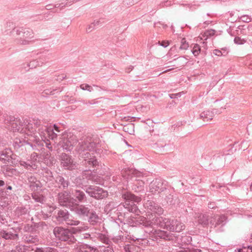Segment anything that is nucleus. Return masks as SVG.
Masks as SVG:
<instances>
[{
    "label": "nucleus",
    "instance_id": "nucleus-26",
    "mask_svg": "<svg viewBox=\"0 0 252 252\" xmlns=\"http://www.w3.org/2000/svg\"><path fill=\"white\" fill-rule=\"evenodd\" d=\"M88 214V216L86 218L85 220H87L88 222L91 225H97L100 220V218L94 209H91Z\"/></svg>",
    "mask_w": 252,
    "mask_h": 252
},
{
    "label": "nucleus",
    "instance_id": "nucleus-47",
    "mask_svg": "<svg viewBox=\"0 0 252 252\" xmlns=\"http://www.w3.org/2000/svg\"><path fill=\"white\" fill-rule=\"evenodd\" d=\"M28 250L27 247L25 246L19 245L17 246L15 248V252H26Z\"/></svg>",
    "mask_w": 252,
    "mask_h": 252
},
{
    "label": "nucleus",
    "instance_id": "nucleus-17",
    "mask_svg": "<svg viewBox=\"0 0 252 252\" xmlns=\"http://www.w3.org/2000/svg\"><path fill=\"white\" fill-rule=\"evenodd\" d=\"M70 210L73 211L79 218L85 220L91 209L86 205L80 204L73 205Z\"/></svg>",
    "mask_w": 252,
    "mask_h": 252
},
{
    "label": "nucleus",
    "instance_id": "nucleus-49",
    "mask_svg": "<svg viewBox=\"0 0 252 252\" xmlns=\"http://www.w3.org/2000/svg\"><path fill=\"white\" fill-rule=\"evenodd\" d=\"M80 87L82 90H87L90 92L93 91L92 87L87 84H81Z\"/></svg>",
    "mask_w": 252,
    "mask_h": 252
},
{
    "label": "nucleus",
    "instance_id": "nucleus-55",
    "mask_svg": "<svg viewBox=\"0 0 252 252\" xmlns=\"http://www.w3.org/2000/svg\"><path fill=\"white\" fill-rule=\"evenodd\" d=\"M33 228L32 225H30L29 224H26L24 227V231L25 232H27L28 233H30L32 230Z\"/></svg>",
    "mask_w": 252,
    "mask_h": 252
},
{
    "label": "nucleus",
    "instance_id": "nucleus-36",
    "mask_svg": "<svg viewBox=\"0 0 252 252\" xmlns=\"http://www.w3.org/2000/svg\"><path fill=\"white\" fill-rule=\"evenodd\" d=\"M17 163H19L21 166H23L25 169L31 171L35 170L37 168L36 164H32L31 162H29L28 160L25 161L18 159Z\"/></svg>",
    "mask_w": 252,
    "mask_h": 252
},
{
    "label": "nucleus",
    "instance_id": "nucleus-16",
    "mask_svg": "<svg viewBox=\"0 0 252 252\" xmlns=\"http://www.w3.org/2000/svg\"><path fill=\"white\" fill-rule=\"evenodd\" d=\"M26 184L32 191L35 192L41 189L43 187L42 183L34 175H28Z\"/></svg>",
    "mask_w": 252,
    "mask_h": 252
},
{
    "label": "nucleus",
    "instance_id": "nucleus-8",
    "mask_svg": "<svg viewBox=\"0 0 252 252\" xmlns=\"http://www.w3.org/2000/svg\"><path fill=\"white\" fill-rule=\"evenodd\" d=\"M18 161V157L9 148L4 147L0 150V162L4 164L15 165Z\"/></svg>",
    "mask_w": 252,
    "mask_h": 252
},
{
    "label": "nucleus",
    "instance_id": "nucleus-11",
    "mask_svg": "<svg viewBox=\"0 0 252 252\" xmlns=\"http://www.w3.org/2000/svg\"><path fill=\"white\" fill-rule=\"evenodd\" d=\"M71 198L70 192L68 190H62L59 192L57 195V200L59 204L70 209L74 204L71 200Z\"/></svg>",
    "mask_w": 252,
    "mask_h": 252
},
{
    "label": "nucleus",
    "instance_id": "nucleus-20",
    "mask_svg": "<svg viewBox=\"0 0 252 252\" xmlns=\"http://www.w3.org/2000/svg\"><path fill=\"white\" fill-rule=\"evenodd\" d=\"M70 214L66 210L59 209L55 211L53 217L58 223H63L69 220Z\"/></svg>",
    "mask_w": 252,
    "mask_h": 252
},
{
    "label": "nucleus",
    "instance_id": "nucleus-46",
    "mask_svg": "<svg viewBox=\"0 0 252 252\" xmlns=\"http://www.w3.org/2000/svg\"><path fill=\"white\" fill-rule=\"evenodd\" d=\"M177 252H202V251L200 249L193 247H190L183 249L179 251H177Z\"/></svg>",
    "mask_w": 252,
    "mask_h": 252
},
{
    "label": "nucleus",
    "instance_id": "nucleus-39",
    "mask_svg": "<svg viewBox=\"0 0 252 252\" xmlns=\"http://www.w3.org/2000/svg\"><path fill=\"white\" fill-rule=\"evenodd\" d=\"M33 252H57V249L51 247H36Z\"/></svg>",
    "mask_w": 252,
    "mask_h": 252
},
{
    "label": "nucleus",
    "instance_id": "nucleus-2",
    "mask_svg": "<svg viewBox=\"0 0 252 252\" xmlns=\"http://www.w3.org/2000/svg\"><path fill=\"white\" fill-rule=\"evenodd\" d=\"M45 142L40 140L37 136H31L25 137V139L16 138L14 139L13 146L17 152H20L23 150L29 149L40 151L44 146Z\"/></svg>",
    "mask_w": 252,
    "mask_h": 252
},
{
    "label": "nucleus",
    "instance_id": "nucleus-9",
    "mask_svg": "<svg viewBox=\"0 0 252 252\" xmlns=\"http://www.w3.org/2000/svg\"><path fill=\"white\" fill-rule=\"evenodd\" d=\"M84 190L91 197L96 200H101L106 198L108 196L107 190L95 186H88Z\"/></svg>",
    "mask_w": 252,
    "mask_h": 252
},
{
    "label": "nucleus",
    "instance_id": "nucleus-31",
    "mask_svg": "<svg viewBox=\"0 0 252 252\" xmlns=\"http://www.w3.org/2000/svg\"><path fill=\"white\" fill-rule=\"evenodd\" d=\"M142 175V173L133 169H128L126 171V175H124V176L126 177L128 180H132V178L134 177H139Z\"/></svg>",
    "mask_w": 252,
    "mask_h": 252
},
{
    "label": "nucleus",
    "instance_id": "nucleus-38",
    "mask_svg": "<svg viewBox=\"0 0 252 252\" xmlns=\"http://www.w3.org/2000/svg\"><path fill=\"white\" fill-rule=\"evenodd\" d=\"M44 60L40 58L38 60H33L27 64V65L31 69L34 68L37 66H41L44 63Z\"/></svg>",
    "mask_w": 252,
    "mask_h": 252
},
{
    "label": "nucleus",
    "instance_id": "nucleus-60",
    "mask_svg": "<svg viewBox=\"0 0 252 252\" xmlns=\"http://www.w3.org/2000/svg\"><path fill=\"white\" fill-rule=\"evenodd\" d=\"M208 207L209 209H214L216 208L217 206L215 202H210L208 203Z\"/></svg>",
    "mask_w": 252,
    "mask_h": 252
},
{
    "label": "nucleus",
    "instance_id": "nucleus-28",
    "mask_svg": "<svg viewBox=\"0 0 252 252\" xmlns=\"http://www.w3.org/2000/svg\"><path fill=\"white\" fill-rule=\"evenodd\" d=\"M2 168L3 173L5 177H13L19 175V172L17 169L8 166V164Z\"/></svg>",
    "mask_w": 252,
    "mask_h": 252
},
{
    "label": "nucleus",
    "instance_id": "nucleus-1",
    "mask_svg": "<svg viewBox=\"0 0 252 252\" xmlns=\"http://www.w3.org/2000/svg\"><path fill=\"white\" fill-rule=\"evenodd\" d=\"M97 146V144L91 137L84 136L80 138V141L76 147V151L81 160L80 165L84 167V171L88 172L87 177L89 180L94 179L91 171H95L96 172L100 167L99 162L96 157L88 152L95 151L96 153H99L101 149H98Z\"/></svg>",
    "mask_w": 252,
    "mask_h": 252
},
{
    "label": "nucleus",
    "instance_id": "nucleus-54",
    "mask_svg": "<svg viewBox=\"0 0 252 252\" xmlns=\"http://www.w3.org/2000/svg\"><path fill=\"white\" fill-rule=\"evenodd\" d=\"M216 31L214 30H207L205 32V34L206 36H212L215 35Z\"/></svg>",
    "mask_w": 252,
    "mask_h": 252
},
{
    "label": "nucleus",
    "instance_id": "nucleus-37",
    "mask_svg": "<svg viewBox=\"0 0 252 252\" xmlns=\"http://www.w3.org/2000/svg\"><path fill=\"white\" fill-rule=\"evenodd\" d=\"M214 116V112H211L209 110L204 111L200 115V118H202L204 121L206 122L212 120Z\"/></svg>",
    "mask_w": 252,
    "mask_h": 252
},
{
    "label": "nucleus",
    "instance_id": "nucleus-50",
    "mask_svg": "<svg viewBox=\"0 0 252 252\" xmlns=\"http://www.w3.org/2000/svg\"><path fill=\"white\" fill-rule=\"evenodd\" d=\"M32 123H33L34 126L37 129H38V130L39 131V133L40 132V124L41 122L39 120H35L33 119L32 121Z\"/></svg>",
    "mask_w": 252,
    "mask_h": 252
},
{
    "label": "nucleus",
    "instance_id": "nucleus-30",
    "mask_svg": "<svg viewBox=\"0 0 252 252\" xmlns=\"http://www.w3.org/2000/svg\"><path fill=\"white\" fill-rule=\"evenodd\" d=\"M77 252H98V250L89 245L82 244L77 248Z\"/></svg>",
    "mask_w": 252,
    "mask_h": 252
},
{
    "label": "nucleus",
    "instance_id": "nucleus-40",
    "mask_svg": "<svg viewBox=\"0 0 252 252\" xmlns=\"http://www.w3.org/2000/svg\"><path fill=\"white\" fill-rule=\"evenodd\" d=\"M43 160L48 166H52L54 163L53 162L55 161L54 158L50 157V153H46L43 156Z\"/></svg>",
    "mask_w": 252,
    "mask_h": 252
},
{
    "label": "nucleus",
    "instance_id": "nucleus-13",
    "mask_svg": "<svg viewBox=\"0 0 252 252\" xmlns=\"http://www.w3.org/2000/svg\"><path fill=\"white\" fill-rule=\"evenodd\" d=\"M80 141L77 140L76 135L69 133L65 137L63 138L62 143L61 146L63 150L66 152H70L73 148V146L78 142Z\"/></svg>",
    "mask_w": 252,
    "mask_h": 252
},
{
    "label": "nucleus",
    "instance_id": "nucleus-7",
    "mask_svg": "<svg viewBox=\"0 0 252 252\" xmlns=\"http://www.w3.org/2000/svg\"><path fill=\"white\" fill-rule=\"evenodd\" d=\"M11 33L16 38L17 43L22 45L29 44L31 42L29 39L33 37L32 31L27 28H14L12 30Z\"/></svg>",
    "mask_w": 252,
    "mask_h": 252
},
{
    "label": "nucleus",
    "instance_id": "nucleus-56",
    "mask_svg": "<svg viewBox=\"0 0 252 252\" xmlns=\"http://www.w3.org/2000/svg\"><path fill=\"white\" fill-rule=\"evenodd\" d=\"M240 19L244 22H249L251 21V18L248 15H243L240 17Z\"/></svg>",
    "mask_w": 252,
    "mask_h": 252
},
{
    "label": "nucleus",
    "instance_id": "nucleus-18",
    "mask_svg": "<svg viewBox=\"0 0 252 252\" xmlns=\"http://www.w3.org/2000/svg\"><path fill=\"white\" fill-rule=\"evenodd\" d=\"M19 228H10L6 230H2L0 232V237L5 240L17 241L19 239Z\"/></svg>",
    "mask_w": 252,
    "mask_h": 252
},
{
    "label": "nucleus",
    "instance_id": "nucleus-51",
    "mask_svg": "<svg viewBox=\"0 0 252 252\" xmlns=\"http://www.w3.org/2000/svg\"><path fill=\"white\" fill-rule=\"evenodd\" d=\"M234 42L237 44L242 45L244 44L246 41L244 39H241L240 37L237 36L234 38Z\"/></svg>",
    "mask_w": 252,
    "mask_h": 252
},
{
    "label": "nucleus",
    "instance_id": "nucleus-53",
    "mask_svg": "<svg viewBox=\"0 0 252 252\" xmlns=\"http://www.w3.org/2000/svg\"><path fill=\"white\" fill-rule=\"evenodd\" d=\"M7 195L4 193V191L2 188L0 189V200H2L7 198Z\"/></svg>",
    "mask_w": 252,
    "mask_h": 252
},
{
    "label": "nucleus",
    "instance_id": "nucleus-63",
    "mask_svg": "<svg viewBox=\"0 0 252 252\" xmlns=\"http://www.w3.org/2000/svg\"><path fill=\"white\" fill-rule=\"evenodd\" d=\"M94 25H93V24L92 23L91 25H90L87 28V32H92L94 29Z\"/></svg>",
    "mask_w": 252,
    "mask_h": 252
},
{
    "label": "nucleus",
    "instance_id": "nucleus-64",
    "mask_svg": "<svg viewBox=\"0 0 252 252\" xmlns=\"http://www.w3.org/2000/svg\"><path fill=\"white\" fill-rule=\"evenodd\" d=\"M66 77V75H64L63 74H61V75H59L56 79L57 81H62L63 79H65Z\"/></svg>",
    "mask_w": 252,
    "mask_h": 252
},
{
    "label": "nucleus",
    "instance_id": "nucleus-25",
    "mask_svg": "<svg viewBox=\"0 0 252 252\" xmlns=\"http://www.w3.org/2000/svg\"><path fill=\"white\" fill-rule=\"evenodd\" d=\"M155 235L157 237L165 241H173L176 238L173 234L164 230H156Z\"/></svg>",
    "mask_w": 252,
    "mask_h": 252
},
{
    "label": "nucleus",
    "instance_id": "nucleus-12",
    "mask_svg": "<svg viewBox=\"0 0 252 252\" xmlns=\"http://www.w3.org/2000/svg\"><path fill=\"white\" fill-rule=\"evenodd\" d=\"M164 193L165 194L164 200L169 206L174 207L180 206V200L173 189H167Z\"/></svg>",
    "mask_w": 252,
    "mask_h": 252
},
{
    "label": "nucleus",
    "instance_id": "nucleus-27",
    "mask_svg": "<svg viewBox=\"0 0 252 252\" xmlns=\"http://www.w3.org/2000/svg\"><path fill=\"white\" fill-rule=\"evenodd\" d=\"M23 128L24 130L22 133H26L29 137L33 136L32 134H34L35 131H36V128L34 126L33 123H32V121L28 122V121H24ZM33 136H35L34 135Z\"/></svg>",
    "mask_w": 252,
    "mask_h": 252
},
{
    "label": "nucleus",
    "instance_id": "nucleus-33",
    "mask_svg": "<svg viewBox=\"0 0 252 252\" xmlns=\"http://www.w3.org/2000/svg\"><path fill=\"white\" fill-rule=\"evenodd\" d=\"M24 239L25 242L28 243H36L39 241L37 235L33 233H28L25 234Z\"/></svg>",
    "mask_w": 252,
    "mask_h": 252
},
{
    "label": "nucleus",
    "instance_id": "nucleus-14",
    "mask_svg": "<svg viewBox=\"0 0 252 252\" xmlns=\"http://www.w3.org/2000/svg\"><path fill=\"white\" fill-rule=\"evenodd\" d=\"M60 160L61 166L65 170H73L77 167L72 157L68 154L65 153L61 154Z\"/></svg>",
    "mask_w": 252,
    "mask_h": 252
},
{
    "label": "nucleus",
    "instance_id": "nucleus-32",
    "mask_svg": "<svg viewBox=\"0 0 252 252\" xmlns=\"http://www.w3.org/2000/svg\"><path fill=\"white\" fill-rule=\"evenodd\" d=\"M136 224H141L145 227L152 226L153 222L151 220H148L143 216H139L136 219Z\"/></svg>",
    "mask_w": 252,
    "mask_h": 252
},
{
    "label": "nucleus",
    "instance_id": "nucleus-52",
    "mask_svg": "<svg viewBox=\"0 0 252 252\" xmlns=\"http://www.w3.org/2000/svg\"><path fill=\"white\" fill-rule=\"evenodd\" d=\"M170 42L168 40H163V41H158L156 44H158L164 48L167 47L169 45Z\"/></svg>",
    "mask_w": 252,
    "mask_h": 252
},
{
    "label": "nucleus",
    "instance_id": "nucleus-61",
    "mask_svg": "<svg viewBox=\"0 0 252 252\" xmlns=\"http://www.w3.org/2000/svg\"><path fill=\"white\" fill-rule=\"evenodd\" d=\"M10 28L8 30H10V29H12V30L15 28V25L13 24V22H7L6 23V28Z\"/></svg>",
    "mask_w": 252,
    "mask_h": 252
},
{
    "label": "nucleus",
    "instance_id": "nucleus-42",
    "mask_svg": "<svg viewBox=\"0 0 252 252\" xmlns=\"http://www.w3.org/2000/svg\"><path fill=\"white\" fill-rule=\"evenodd\" d=\"M123 130L129 134H133L134 132V125L132 123H130L124 126Z\"/></svg>",
    "mask_w": 252,
    "mask_h": 252
},
{
    "label": "nucleus",
    "instance_id": "nucleus-23",
    "mask_svg": "<svg viewBox=\"0 0 252 252\" xmlns=\"http://www.w3.org/2000/svg\"><path fill=\"white\" fill-rule=\"evenodd\" d=\"M215 221L213 222L212 220H210V223L215 228L219 229L220 231H222L221 228L225 225L227 221V218L225 216L221 215L220 216H216L215 218Z\"/></svg>",
    "mask_w": 252,
    "mask_h": 252
},
{
    "label": "nucleus",
    "instance_id": "nucleus-24",
    "mask_svg": "<svg viewBox=\"0 0 252 252\" xmlns=\"http://www.w3.org/2000/svg\"><path fill=\"white\" fill-rule=\"evenodd\" d=\"M146 207L152 212L161 215L163 212V209L158 203L152 200H147L145 203Z\"/></svg>",
    "mask_w": 252,
    "mask_h": 252
},
{
    "label": "nucleus",
    "instance_id": "nucleus-3",
    "mask_svg": "<svg viewBox=\"0 0 252 252\" xmlns=\"http://www.w3.org/2000/svg\"><path fill=\"white\" fill-rule=\"evenodd\" d=\"M53 234L57 239L65 242L69 245L76 243V239L73 235L74 233L69 229L62 226H56L53 229Z\"/></svg>",
    "mask_w": 252,
    "mask_h": 252
},
{
    "label": "nucleus",
    "instance_id": "nucleus-6",
    "mask_svg": "<svg viewBox=\"0 0 252 252\" xmlns=\"http://www.w3.org/2000/svg\"><path fill=\"white\" fill-rule=\"evenodd\" d=\"M0 122L6 124L9 129L13 132H19L22 133L24 129L23 128L24 121L13 116H8L7 114H0Z\"/></svg>",
    "mask_w": 252,
    "mask_h": 252
},
{
    "label": "nucleus",
    "instance_id": "nucleus-29",
    "mask_svg": "<svg viewBox=\"0 0 252 252\" xmlns=\"http://www.w3.org/2000/svg\"><path fill=\"white\" fill-rule=\"evenodd\" d=\"M133 70L134 74L137 76H139L141 74L144 72V68L143 65L138 64L134 66L130 65L126 69V71L127 73L130 72L131 71Z\"/></svg>",
    "mask_w": 252,
    "mask_h": 252
},
{
    "label": "nucleus",
    "instance_id": "nucleus-4",
    "mask_svg": "<svg viewBox=\"0 0 252 252\" xmlns=\"http://www.w3.org/2000/svg\"><path fill=\"white\" fill-rule=\"evenodd\" d=\"M122 198L125 200L123 205L128 211L139 215L140 211L135 203H138L141 201L140 197L137 196L131 192H126L122 194Z\"/></svg>",
    "mask_w": 252,
    "mask_h": 252
},
{
    "label": "nucleus",
    "instance_id": "nucleus-22",
    "mask_svg": "<svg viewBox=\"0 0 252 252\" xmlns=\"http://www.w3.org/2000/svg\"><path fill=\"white\" fill-rule=\"evenodd\" d=\"M197 222L198 224L201 225L202 227H207L212 217L208 213H198L196 217Z\"/></svg>",
    "mask_w": 252,
    "mask_h": 252
},
{
    "label": "nucleus",
    "instance_id": "nucleus-21",
    "mask_svg": "<svg viewBox=\"0 0 252 252\" xmlns=\"http://www.w3.org/2000/svg\"><path fill=\"white\" fill-rule=\"evenodd\" d=\"M55 183L59 189L62 190H67L70 185V182L68 178H65L62 175H58L55 179Z\"/></svg>",
    "mask_w": 252,
    "mask_h": 252
},
{
    "label": "nucleus",
    "instance_id": "nucleus-62",
    "mask_svg": "<svg viewBox=\"0 0 252 252\" xmlns=\"http://www.w3.org/2000/svg\"><path fill=\"white\" fill-rule=\"evenodd\" d=\"M124 2L128 5H133L135 3L132 0H124Z\"/></svg>",
    "mask_w": 252,
    "mask_h": 252
},
{
    "label": "nucleus",
    "instance_id": "nucleus-34",
    "mask_svg": "<svg viewBox=\"0 0 252 252\" xmlns=\"http://www.w3.org/2000/svg\"><path fill=\"white\" fill-rule=\"evenodd\" d=\"M144 182L141 180L135 179L132 187L135 192H139L144 190Z\"/></svg>",
    "mask_w": 252,
    "mask_h": 252
},
{
    "label": "nucleus",
    "instance_id": "nucleus-48",
    "mask_svg": "<svg viewBox=\"0 0 252 252\" xmlns=\"http://www.w3.org/2000/svg\"><path fill=\"white\" fill-rule=\"evenodd\" d=\"M189 47V44L186 42L185 38H183L181 40V45L180 47L181 50H186Z\"/></svg>",
    "mask_w": 252,
    "mask_h": 252
},
{
    "label": "nucleus",
    "instance_id": "nucleus-58",
    "mask_svg": "<svg viewBox=\"0 0 252 252\" xmlns=\"http://www.w3.org/2000/svg\"><path fill=\"white\" fill-rule=\"evenodd\" d=\"M6 142L3 138L0 137V150L5 147Z\"/></svg>",
    "mask_w": 252,
    "mask_h": 252
},
{
    "label": "nucleus",
    "instance_id": "nucleus-15",
    "mask_svg": "<svg viewBox=\"0 0 252 252\" xmlns=\"http://www.w3.org/2000/svg\"><path fill=\"white\" fill-rule=\"evenodd\" d=\"M84 191L78 189H75L72 191L73 196L71 198L73 205H80L81 203L87 202V196Z\"/></svg>",
    "mask_w": 252,
    "mask_h": 252
},
{
    "label": "nucleus",
    "instance_id": "nucleus-41",
    "mask_svg": "<svg viewBox=\"0 0 252 252\" xmlns=\"http://www.w3.org/2000/svg\"><path fill=\"white\" fill-rule=\"evenodd\" d=\"M84 178L80 176L77 177L75 179V183L77 187L81 188L82 189H86L88 186L85 185L84 183Z\"/></svg>",
    "mask_w": 252,
    "mask_h": 252
},
{
    "label": "nucleus",
    "instance_id": "nucleus-59",
    "mask_svg": "<svg viewBox=\"0 0 252 252\" xmlns=\"http://www.w3.org/2000/svg\"><path fill=\"white\" fill-rule=\"evenodd\" d=\"M28 210L24 207H21L19 209L20 215H24L27 213Z\"/></svg>",
    "mask_w": 252,
    "mask_h": 252
},
{
    "label": "nucleus",
    "instance_id": "nucleus-44",
    "mask_svg": "<svg viewBox=\"0 0 252 252\" xmlns=\"http://www.w3.org/2000/svg\"><path fill=\"white\" fill-rule=\"evenodd\" d=\"M5 186L2 188L3 189L4 193L7 195V196H10L12 194V190L13 189V187L12 186L9 185V183H5Z\"/></svg>",
    "mask_w": 252,
    "mask_h": 252
},
{
    "label": "nucleus",
    "instance_id": "nucleus-45",
    "mask_svg": "<svg viewBox=\"0 0 252 252\" xmlns=\"http://www.w3.org/2000/svg\"><path fill=\"white\" fill-rule=\"evenodd\" d=\"M38 157V155L35 152H33L31 154L29 158L28 159V161L31 162L32 164H36Z\"/></svg>",
    "mask_w": 252,
    "mask_h": 252
},
{
    "label": "nucleus",
    "instance_id": "nucleus-19",
    "mask_svg": "<svg viewBox=\"0 0 252 252\" xmlns=\"http://www.w3.org/2000/svg\"><path fill=\"white\" fill-rule=\"evenodd\" d=\"M41 180L45 182V185L48 188H51L54 180L52 172L47 167H43L40 173Z\"/></svg>",
    "mask_w": 252,
    "mask_h": 252
},
{
    "label": "nucleus",
    "instance_id": "nucleus-10",
    "mask_svg": "<svg viewBox=\"0 0 252 252\" xmlns=\"http://www.w3.org/2000/svg\"><path fill=\"white\" fill-rule=\"evenodd\" d=\"M168 183L161 179H156L149 185V190L153 194L164 192L167 188Z\"/></svg>",
    "mask_w": 252,
    "mask_h": 252
},
{
    "label": "nucleus",
    "instance_id": "nucleus-57",
    "mask_svg": "<svg viewBox=\"0 0 252 252\" xmlns=\"http://www.w3.org/2000/svg\"><path fill=\"white\" fill-rule=\"evenodd\" d=\"M214 54L218 56H225V54H223L222 51L219 49L214 50Z\"/></svg>",
    "mask_w": 252,
    "mask_h": 252
},
{
    "label": "nucleus",
    "instance_id": "nucleus-43",
    "mask_svg": "<svg viewBox=\"0 0 252 252\" xmlns=\"http://www.w3.org/2000/svg\"><path fill=\"white\" fill-rule=\"evenodd\" d=\"M192 53L195 57L197 56L201 51V48L197 44H193L191 45Z\"/></svg>",
    "mask_w": 252,
    "mask_h": 252
},
{
    "label": "nucleus",
    "instance_id": "nucleus-35",
    "mask_svg": "<svg viewBox=\"0 0 252 252\" xmlns=\"http://www.w3.org/2000/svg\"><path fill=\"white\" fill-rule=\"evenodd\" d=\"M32 199L36 202L43 204L46 201V197L42 194L38 192L35 191L32 193Z\"/></svg>",
    "mask_w": 252,
    "mask_h": 252
},
{
    "label": "nucleus",
    "instance_id": "nucleus-5",
    "mask_svg": "<svg viewBox=\"0 0 252 252\" xmlns=\"http://www.w3.org/2000/svg\"><path fill=\"white\" fill-rule=\"evenodd\" d=\"M157 223L160 227L172 232H180L185 228V225L177 220L160 217Z\"/></svg>",
    "mask_w": 252,
    "mask_h": 252
}]
</instances>
